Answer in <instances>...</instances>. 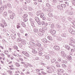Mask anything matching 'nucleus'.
Listing matches in <instances>:
<instances>
[{
  "mask_svg": "<svg viewBox=\"0 0 75 75\" xmlns=\"http://www.w3.org/2000/svg\"><path fill=\"white\" fill-rule=\"evenodd\" d=\"M42 29H39V32L38 33V34L39 35H42V33H44L45 31V30L47 29V28L44 27H42Z\"/></svg>",
  "mask_w": 75,
  "mask_h": 75,
  "instance_id": "nucleus-1",
  "label": "nucleus"
},
{
  "mask_svg": "<svg viewBox=\"0 0 75 75\" xmlns=\"http://www.w3.org/2000/svg\"><path fill=\"white\" fill-rule=\"evenodd\" d=\"M46 68L49 69V70L47 71L48 73H52V71L55 69V67L53 66H52L51 67H46Z\"/></svg>",
  "mask_w": 75,
  "mask_h": 75,
  "instance_id": "nucleus-2",
  "label": "nucleus"
},
{
  "mask_svg": "<svg viewBox=\"0 0 75 75\" xmlns=\"http://www.w3.org/2000/svg\"><path fill=\"white\" fill-rule=\"evenodd\" d=\"M60 54L62 57H64L65 58L67 57V54L65 53V52L64 51H62L60 52Z\"/></svg>",
  "mask_w": 75,
  "mask_h": 75,
  "instance_id": "nucleus-3",
  "label": "nucleus"
},
{
  "mask_svg": "<svg viewBox=\"0 0 75 75\" xmlns=\"http://www.w3.org/2000/svg\"><path fill=\"white\" fill-rule=\"evenodd\" d=\"M42 55L43 57L45 58L46 59H47V60L50 59V57H49V56L48 55H45V53L44 52L42 53Z\"/></svg>",
  "mask_w": 75,
  "mask_h": 75,
  "instance_id": "nucleus-4",
  "label": "nucleus"
},
{
  "mask_svg": "<svg viewBox=\"0 0 75 75\" xmlns=\"http://www.w3.org/2000/svg\"><path fill=\"white\" fill-rule=\"evenodd\" d=\"M22 54L26 56V57H30V55H29V54L26 52L23 51L22 52Z\"/></svg>",
  "mask_w": 75,
  "mask_h": 75,
  "instance_id": "nucleus-5",
  "label": "nucleus"
},
{
  "mask_svg": "<svg viewBox=\"0 0 75 75\" xmlns=\"http://www.w3.org/2000/svg\"><path fill=\"white\" fill-rule=\"evenodd\" d=\"M54 49L56 51H59L60 50L59 47L58 46H54L53 47Z\"/></svg>",
  "mask_w": 75,
  "mask_h": 75,
  "instance_id": "nucleus-6",
  "label": "nucleus"
},
{
  "mask_svg": "<svg viewBox=\"0 0 75 75\" xmlns=\"http://www.w3.org/2000/svg\"><path fill=\"white\" fill-rule=\"evenodd\" d=\"M4 6H2L0 8V14H2L3 11H4Z\"/></svg>",
  "mask_w": 75,
  "mask_h": 75,
  "instance_id": "nucleus-7",
  "label": "nucleus"
},
{
  "mask_svg": "<svg viewBox=\"0 0 75 75\" xmlns=\"http://www.w3.org/2000/svg\"><path fill=\"white\" fill-rule=\"evenodd\" d=\"M50 31L51 33V34H55L56 33V31L53 29L50 30Z\"/></svg>",
  "mask_w": 75,
  "mask_h": 75,
  "instance_id": "nucleus-8",
  "label": "nucleus"
},
{
  "mask_svg": "<svg viewBox=\"0 0 75 75\" xmlns=\"http://www.w3.org/2000/svg\"><path fill=\"white\" fill-rule=\"evenodd\" d=\"M7 6L10 9H11V8H12V5H11V4H10V3H7Z\"/></svg>",
  "mask_w": 75,
  "mask_h": 75,
  "instance_id": "nucleus-9",
  "label": "nucleus"
},
{
  "mask_svg": "<svg viewBox=\"0 0 75 75\" xmlns=\"http://www.w3.org/2000/svg\"><path fill=\"white\" fill-rule=\"evenodd\" d=\"M64 47H66V48L67 50H71V47H69L68 45H66L64 46Z\"/></svg>",
  "mask_w": 75,
  "mask_h": 75,
  "instance_id": "nucleus-10",
  "label": "nucleus"
},
{
  "mask_svg": "<svg viewBox=\"0 0 75 75\" xmlns=\"http://www.w3.org/2000/svg\"><path fill=\"white\" fill-rule=\"evenodd\" d=\"M16 34H15L14 35L12 34H11V37L12 39H16Z\"/></svg>",
  "mask_w": 75,
  "mask_h": 75,
  "instance_id": "nucleus-11",
  "label": "nucleus"
},
{
  "mask_svg": "<svg viewBox=\"0 0 75 75\" xmlns=\"http://www.w3.org/2000/svg\"><path fill=\"white\" fill-rule=\"evenodd\" d=\"M66 58H67V59H69V60H71V59H72V57L69 55L67 56Z\"/></svg>",
  "mask_w": 75,
  "mask_h": 75,
  "instance_id": "nucleus-12",
  "label": "nucleus"
},
{
  "mask_svg": "<svg viewBox=\"0 0 75 75\" xmlns=\"http://www.w3.org/2000/svg\"><path fill=\"white\" fill-rule=\"evenodd\" d=\"M30 23L32 27H34V26H35V25H34L35 24V23H34V22L33 21L30 22Z\"/></svg>",
  "mask_w": 75,
  "mask_h": 75,
  "instance_id": "nucleus-13",
  "label": "nucleus"
},
{
  "mask_svg": "<svg viewBox=\"0 0 75 75\" xmlns=\"http://www.w3.org/2000/svg\"><path fill=\"white\" fill-rule=\"evenodd\" d=\"M21 25L23 26V27H25L26 25H25V23L23 22H21Z\"/></svg>",
  "mask_w": 75,
  "mask_h": 75,
  "instance_id": "nucleus-14",
  "label": "nucleus"
},
{
  "mask_svg": "<svg viewBox=\"0 0 75 75\" xmlns=\"http://www.w3.org/2000/svg\"><path fill=\"white\" fill-rule=\"evenodd\" d=\"M47 38L50 41H52V37L50 36H49L47 37Z\"/></svg>",
  "mask_w": 75,
  "mask_h": 75,
  "instance_id": "nucleus-15",
  "label": "nucleus"
},
{
  "mask_svg": "<svg viewBox=\"0 0 75 75\" xmlns=\"http://www.w3.org/2000/svg\"><path fill=\"white\" fill-rule=\"evenodd\" d=\"M57 40H58V41H61V40H62V38H61V37L59 36H57Z\"/></svg>",
  "mask_w": 75,
  "mask_h": 75,
  "instance_id": "nucleus-16",
  "label": "nucleus"
},
{
  "mask_svg": "<svg viewBox=\"0 0 75 75\" xmlns=\"http://www.w3.org/2000/svg\"><path fill=\"white\" fill-rule=\"evenodd\" d=\"M35 21H36V22H38V21L40 20V19H39V18H38V17L37 16H36L35 17Z\"/></svg>",
  "mask_w": 75,
  "mask_h": 75,
  "instance_id": "nucleus-17",
  "label": "nucleus"
},
{
  "mask_svg": "<svg viewBox=\"0 0 75 75\" xmlns=\"http://www.w3.org/2000/svg\"><path fill=\"white\" fill-rule=\"evenodd\" d=\"M42 41L45 43H46L47 42V40L45 38H44L42 40Z\"/></svg>",
  "mask_w": 75,
  "mask_h": 75,
  "instance_id": "nucleus-18",
  "label": "nucleus"
},
{
  "mask_svg": "<svg viewBox=\"0 0 75 75\" xmlns=\"http://www.w3.org/2000/svg\"><path fill=\"white\" fill-rule=\"evenodd\" d=\"M15 64L16 66L17 67H20V64H18L17 62Z\"/></svg>",
  "mask_w": 75,
  "mask_h": 75,
  "instance_id": "nucleus-19",
  "label": "nucleus"
},
{
  "mask_svg": "<svg viewBox=\"0 0 75 75\" xmlns=\"http://www.w3.org/2000/svg\"><path fill=\"white\" fill-rule=\"evenodd\" d=\"M33 31L34 33H38V30L37 28H34L33 30Z\"/></svg>",
  "mask_w": 75,
  "mask_h": 75,
  "instance_id": "nucleus-20",
  "label": "nucleus"
},
{
  "mask_svg": "<svg viewBox=\"0 0 75 75\" xmlns=\"http://www.w3.org/2000/svg\"><path fill=\"white\" fill-rule=\"evenodd\" d=\"M61 35L62 37H66V35H66V34L65 33H63Z\"/></svg>",
  "mask_w": 75,
  "mask_h": 75,
  "instance_id": "nucleus-21",
  "label": "nucleus"
},
{
  "mask_svg": "<svg viewBox=\"0 0 75 75\" xmlns=\"http://www.w3.org/2000/svg\"><path fill=\"white\" fill-rule=\"evenodd\" d=\"M55 61V59L53 58L51 59V62L52 63H54Z\"/></svg>",
  "mask_w": 75,
  "mask_h": 75,
  "instance_id": "nucleus-22",
  "label": "nucleus"
},
{
  "mask_svg": "<svg viewBox=\"0 0 75 75\" xmlns=\"http://www.w3.org/2000/svg\"><path fill=\"white\" fill-rule=\"evenodd\" d=\"M48 15L49 17H52L53 16V14H52V13H49Z\"/></svg>",
  "mask_w": 75,
  "mask_h": 75,
  "instance_id": "nucleus-23",
  "label": "nucleus"
},
{
  "mask_svg": "<svg viewBox=\"0 0 75 75\" xmlns=\"http://www.w3.org/2000/svg\"><path fill=\"white\" fill-rule=\"evenodd\" d=\"M28 17V15L27 14H25L23 16V18H27Z\"/></svg>",
  "mask_w": 75,
  "mask_h": 75,
  "instance_id": "nucleus-24",
  "label": "nucleus"
},
{
  "mask_svg": "<svg viewBox=\"0 0 75 75\" xmlns=\"http://www.w3.org/2000/svg\"><path fill=\"white\" fill-rule=\"evenodd\" d=\"M23 21L24 22H26V21H28V19H27V18H23Z\"/></svg>",
  "mask_w": 75,
  "mask_h": 75,
  "instance_id": "nucleus-25",
  "label": "nucleus"
},
{
  "mask_svg": "<svg viewBox=\"0 0 75 75\" xmlns=\"http://www.w3.org/2000/svg\"><path fill=\"white\" fill-rule=\"evenodd\" d=\"M61 6L62 7V8H65V7H66V5L65 4H62L61 5Z\"/></svg>",
  "mask_w": 75,
  "mask_h": 75,
  "instance_id": "nucleus-26",
  "label": "nucleus"
},
{
  "mask_svg": "<svg viewBox=\"0 0 75 75\" xmlns=\"http://www.w3.org/2000/svg\"><path fill=\"white\" fill-rule=\"evenodd\" d=\"M37 46H38V47H40L41 46V45L40 43H37L36 44Z\"/></svg>",
  "mask_w": 75,
  "mask_h": 75,
  "instance_id": "nucleus-27",
  "label": "nucleus"
},
{
  "mask_svg": "<svg viewBox=\"0 0 75 75\" xmlns=\"http://www.w3.org/2000/svg\"><path fill=\"white\" fill-rule=\"evenodd\" d=\"M62 63H64L65 64H67V61L66 60H62Z\"/></svg>",
  "mask_w": 75,
  "mask_h": 75,
  "instance_id": "nucleus-28",
  "label": "nucleus"
},
{
  "mask_svg": "<svg viewBox=\"0 0 75 75\" xmlns=\"http://www.w3.org/2000/svg\"><path fill=\"white\" fill-rule=\"evenodd\" d=\"M21 42L22 44H24V43H25V40H24L22 39L21 40Z\"/></svg>",
  "mask_w": 75,
  "mask_h": 75,
  "instance_id": "nucleus-29",
  "label": "nucleus"
},
{
  "mask_svg": "<svg viewBox=\"0 0 75 75\" xmlns=\"http://www.w3.org/2000/svg\"><path fill=\"white\" fill-rule=\"evenodd\" d=\"M74 14V12L72 11H69V15H73Z\"/></svg>",
  "mask_w": 75,
  "mask_h": 75,
  "instance_id": "nucleus-30",
  "label": "nucleus"
},
{
  "mask_svg": "<svg viewBox=\"0 0 75 75\" xmlns=\"http://www.w3.org/2000/svg\"><path fill=\"white\" fill-rule=\"evenodd\" d=\"M44 16V14L42 13H41V14L40 15V17L41 18H43Z\"/></svg>",
  "mask_w": 75,
  "mask_h": 75,
  "instance_id": "nucleus-31",
  "label": "nucleus"
},
{
  "mask_svg": "<svg viewBox=\"0 0 75 75\" xmlns=\"http://www.w3.org/2000/svg\"><path fill=\"white\" fill-rule=\"evenodd\" d=\"M32 53H33V54H36L37 53V51H36L35 50H33L32 51Z\"/></svg>",
  "mask_w": 75,
  "mask_h": 75,
  "instance_id": "nucleus-32",
  "label": "nucleus"
},
{
  "mask_svg": "<svg viewBox=\"0 0 75 75\" xmlns=\"http://www.w3.org/2000/svg\"><path fill=\"white\" fill-rule=\"evenodd\" d=\"M0 55L2 56V58L5 57V55L4 54H3V53H2Z\"/></svg>",
  "mask_w": 75,
  "mask_h": 75,
  "instance_id": "nucleus-33",
  "label": "nucleus"
},
{
  "mask_svg": "<svg viewBox=\"0 0 75 75\" xmlns=\"http://www.w3.org/2000/svg\"><path fill=\"white\" fill-rule=\"evenodd\" d=\"M70 50H71V52H75V48L71 49Z\"/></svg>",
  "mask_w": 75,
  "mask_h": 75,
  "instance_id": "nucleus-34",
  "label": "nucleus"
},
{
  "mask_svg": "<svg viewBox=\"0 0 75 75\" xmlns=\"http://www.w3.org/2000/svg\"><path fill=\"white\" fill-rule=\"evenodd\" d=\"M59 72H62V73H63V72H64V70H63V69H61L59 71Z\"/></svg>",
  "mask_w": 75,
  "mask_h": 75,
  "instance_id": "nucleus-35",
  "label": "nucleus"
},
{
  "mask_svg": "<svg viewBox=\"0 0 75 75\" xmlns=\"http://www.w3.org/2000/svg\"><path fill=\"white\" fill-rule=\"evenodd\" d=\"M29 44L30 45H31V46H33V45H34V43H33L31 42H30Z\"/></svg>",
  "mask_w": 75,
  "mask_h": 75,
  "instance_id": "nucleus-36",
  "label": "nucleus"
},
{
  "mask_svg": "<svg viewBox=\"0 0 75 75\" xmlns=\"http://www.w3.org/2000/svg\"><path fill=\"white\" fill-rule=\"evenodd\" d=\"M72 2L73 3V4L75 6V0H72Z\"/></svg>",
  "mask_w": 75,
  "mask_h": 75,
  "instance_id": "nucleus-37",
  "label": "nucleus"
},
{
  "mask_svg": "<svg viewBox=\"0 0 75 75\" xmlns=\"http://www.w3.org/2000/svg\"><path fill=\"white\" fill-rule=\"evenodd\" d=\"M7 72H8V74L10 75L11 74H12V71L10 70H8Z\"/></svg>",
  "mask_w": 75,
  "mask_h": 75,
  "instance_id": "nucleus-38",
  "label": "nucleus"
},
{
  "mask_svg": "<svg viewBox=\"0 0 75 75\" xmlns=\"http://www.w3.org/2000/svg\"><path fill=\"white\" fill-rule=\"evenodd\" d=\"M13 48L14 49H16V50L18 49V47H17V46L16 45H14V46H13Z\"/></svg>",
  "mask_w": 75,
  "mask_h": 75,
  "instance_id": "nucleus-39",
  "label": "nucleus"
},
{
  "mask_svg": "<svg viewBox=\"0 0 75 75\" xmlns=\"http://www.w3.org/2000/svg\"><path fill=\"white\" fill-rule=\"evenodd\" d=\"M73 31V29H69V31L70 33H71Z\"/></svg>",
  "mask_w": 75,
  "mask_h": 75,
  "instance_id": "nucleus-40",
  "label": "nucleus"
},
{
  "mask_svg": "<svg viewBox=\"0 0 75 75\" xmlns=\"http://www.w3.org/2000/svg\"><path fill=\"white\" fill-rule=\"evenodd\" d=\"M41 73L42 74H43V75H47V74L44 72L43 71H41Z\"/></svg>",
  "mask_w": 75,
  "mask_h": 75,
  "instance_id": "nucleus-41",
  "label": "nucleus"
},
{
  "mask_svg": "<svg viewBox=\"0 0 75 75\" xmlns=\"http://www.w3.org/2000/svg\"><path fill=\"white\" fill-rule=\"evenodd\" d=\"M57 28H61V26L58 25H57Z\"/></svg>",
  "mask_w": 75,
  "mask_h": 75,
  "instance_id": "nucleus-42",
  "label": "nucleus"
},
{
  "mask_svg": "<svg viewBox=\"0 0 75 75\" xmlns=\"http://www.w3.org/2000/svg\"><path fill=\"white\" fill-rule=\"evenodd\" d=\"M1 21L2 23H3V24H4V23H6V22H5V21L3 19H2Z\"/></svg>",
  "mask_w": 75,
  "mask_h": 75,
  "instance_id": "nucleus-43",
  "label": "nucleus"
},
{
  "mask_svg": "<svg viewBox=\"0 0 75 75\" xmlns=\"http://www.w3.org/2000/svg\"><path fill=\"white\" fill-rule=\"evenodd\" d=\"M26 1L27 3H29L31 1V0H26Z\"/></svg>",
  "mask_w": 75,
  "mask_h": 75,
  "instance_id": "nucleus-44",
  "label": "nucleus"
},
{
  "mask_svg": "<svg viewBox=\"0 0 75 75\" xmlns=\"http://www.w3.org/2000/svg\"><path fill=\"white\" fill-rule=\"evenodd\" d=\"M42 53L41 52H39V54L40 56H41V55H42Z\"/></svg>",
  "mask_w": 75,
  "mask_h": 75,
  "instance_id": "nucleus-45",
  "label": "nucleus"
},
{
  "mask_svg": "<svg viewBox=\"0 0 75 75\" xmlns=\"http://www.w3.org/2000/svg\"><path fill=\"white\" fill-rule=\"evenodd\" d=\"M8 13L9 14H11L12 13V11L10 10H8Z\"/></svg>",
  "mask_w": 75,
  "mask_h": 75,
  "instance_id": "nucleus-46",
  "label": "nucleus"
},
{
  "mask_svg": "<svg viewBox=\"0 0 75 75\" xmlns=\"http://www.w3.org/2000/svg\"><path fill=\"white\" fill-rule=\"evenodd\" d=\"M65 13H67V14H69V11H67L65 12Z\"/></svg>",
  "mask_w": 75,
  "mask_h": 75,
  "instance_id": "nucleus-47",
  "label": "nucleus"
},
{
  "mask_svg": "<svg viewBox=\"0 0 75 75\" xmlns=\"http://www.w3.org/2000/svg\"><path fill=\"white\" fill-rule=\"evenodd\" d=\"M3 15H4V16H6L7 15V13L6 12H5L3 13Z\"/></svg>",
  "mask_w": 75,
  "mask_h": 75,
  "instance_id": "nucleus-48",
  "label": "nucleus"
},
{
  "mask_svg": "<svg viewBox=\"0 0 75 75\" xmlns=\"http://www.w3.org/2000/svg\"><path fill=\"white\" fill-rule=\"evenodd\" d=\"M21 38H18L17 40V41H18V42H20V41H21Z\"/></svg>",
  "mask_w": 75,
  "mask_h": 75,
  "instance_id": "nucleus-49",
  "label": "nucleus"
},
{
  "mask_svg": "<svg viewBox=\"0 0 75 75\" xmlns=\"http://www.w3.org/2000/svg\"><path fill=\"white\" fill-rule=\"evenodd\" d=\"M33 4H35V5H37L38 4V3L37 1H34L33 2Z\"/></svg>",
  "mask_w": 75,
  "mask_h": 75,
  "instance_id": "nucleus-50",
  "label": "nucleus"
},
{
  "mask_svg": "<svg viewBox=\"0 0 75 75\" xmlns=\"http://www.w3.org/2000/svg\"><path fill=\"white\" fill-rule=\"evenodd\" d=\"M19 47H21L23 46V45L21 43H19L18 44Z\"/></svg>",
  "mask_w": 75,
  "mask_h": 75,
  "instance_id": "nucleus-51",
  "label": "nucleus"
},
{
  "mask_svg": "<svg viewBox=\"0 0 75 75\" xmlns=\"http://www.w3.org/2000/svg\"><path fill=\"white\" fill-rule=\"evenodd\" d=\"M10 18H11V19H12V20H13V18H14V16L12 15L10 16Z\"/></svg>",
  "mask_w": 75,
  "mask_h": 75,
  "instance_id": "nucleus-52",
  "label": "nucleus"
},
{
  "mask_svg": "<svg viewBox=\"0 0 75 75\" xmlns=\"http://www.w3.org/2000/svg\"><path fill=\"white\" fill-rule=\"evenodd\" d=\"M0 25H1V26L2 27H3V28H4V25L2 23L1 24V23H0Z\"/></svg>",
  "mask_w": 75,
  "mask_h": 75,
  "instance_id": "nucleus-53",
  "label": "nucleus"
},
{
  "mask_svg": "<svg viewBox=\"0 0 75 75\" xmlns=\"http://www.w3.org/2000/svg\"><path fill=\"white\" fill-rule=\"evenodd\" d=\"M53 2L54 3H57V1H58V0H53Z\"/></svg>",
  "mask_w": 75,
  "mask_h": 75,
  "instance_id": "nucleus-54",
  "label": "nucleus"
},
{
  "mask_svg": "<svg viewBox=\"0 0 75 75\" xmlns=\"http://www.w3.org/2000/svg\"><path fill=\"white\" fill-rule=\"evenodd\" d=\"M48 10L50 11V12H52V8H49Z\"/></svg>",
  "mask_w": 75,
  "mask_h": 75,
  "instance_id": "nucleus-55",
  "label": "nucleus"
},
{
  "mask_svg": "<svg viewBox=\"0 0 75 75\" xmlns=\"http://www.w3.org/2000/svg\"><path fill=\"white\" fill-rule=\"evenodd\" d=\"M74 40V39H73V38H70V41H73Z\"/></svg>",
  "mask_w": 75,
  "mask_h": 75,
  "instance_id": "nucleus-56",
  "label": "nucleus"
},
{
  "mask_svg": "<svg viewBox=\"0 0 75 75\" xmlns=\"http://www.w3.org/2000/svg\"><path fill=\"white\" fill-rule=\"evenodd\" d=\"M56 67H58V68H59V67H60V64H57L56 65Z\"/></svg>",
  "mask_w": 75,
  "mask_h": 75,
  "instance_id": "nucleus-57",
  "label": "nucleus"
},
{
  "mask_svg": "<svg viewBox=\"0 0 75 75\" xmlns=\"http://www.w3.org/2000/svg\"><path fill=\"white\" fill-rule=\"evenodd\" d=\"M41 24L42 25H45V23H44V21H42L41 23Z\"/></svg>",
  "mask_w": 75,
  "mask_h": 75,
  "instance_id": "nucleus-58",
  "label": "nucleus"
},
{
  "mask_svg": "<svg viewBox=\"0 0 75 75\" xmlns=\"http://www.w3.org/2000/svg\"><path fill=\"white\" fill-rule=\"evenodd\" d=\"M29 10L30 11H31V10H33V8L31 7H30L29 8Z\"/></svg>",
  "mask_w": 75,
  "mask_h": 75,
  "instance_id": "nucleus-59",
  "label": "nucleus"
},
{
  "mask_svg": "<svg viewBox=\"0 0 75 75\" xmlns=\"http://www.w3.org/2000/svg\"><path fill=\"white\" fill-rule=\"evenodd\" d=\"M71 34H72V35H75V32L74 31H72V32H71Z\"/></svg>",
  "mask_w": 75,
  "mask_h": 75,
  "instance_id": "nucleus-60",
  "label": "nucleus"
},
{
  "mask_svg": "<svg viewBox=\"0 0 75 75\" xmlns=\"http://www.w3.org/2000/svg\"><path fill=\"white\" fill-rule=\"evenodd\" d=\"M68 19L69 21H71V20H72V19L70 17H69L68 18Z\"/></svg>",
  "mask_w": 75,
  "mask_h": 75,
  "instance_id": "nucleus-61",
  "label": "nucleus"
},
{
  "mask_svg": "<svg viewBox=\"0 0 75 75\" xmlns=\"http://www.w3.org/2000/svg\"><path fill=\"white\" fill-rule=\"evenodd\" d=\"M37 23L38 24H41V22H40V20L39 21H38V22H37Z\"/></svg>",
  "mask_w": 75,
  "mask_h": 75,
  "instance_id": "nucleus-62",
  "label": "nucleus"
},
{
  "mask_svg": "<svg viewBox=\"0 0 75 75\" xmlns=\"http://www.w3.org/2000/svg\"><path fill=\"white\" fill-rule=\"evenodd\" d=\"M46 6H47V7H50V4H49V3H47L46 4Z\"/></svg>",
  "mask_w": 75,
  "mask_h": 75,
  "instance_id": "nucleus-63",
  "label": "nucleus"
},
{
  "mask_svg": "<svg viewBox=\"0 0 75 75\" xmlns=\"http://www.w3.org/2000/svg\"><path fill=\"white\" fill-rule=\"evenodd\" d=\"M72 47H73L74 48H75V45H73L72 44V45L71 46Z\"/></svg>",
  "mask_w": 75,
  "mask_h": 75,
  "instance_id": "nucleus-64",
  "label": "nucleus"
}]
</instances>
